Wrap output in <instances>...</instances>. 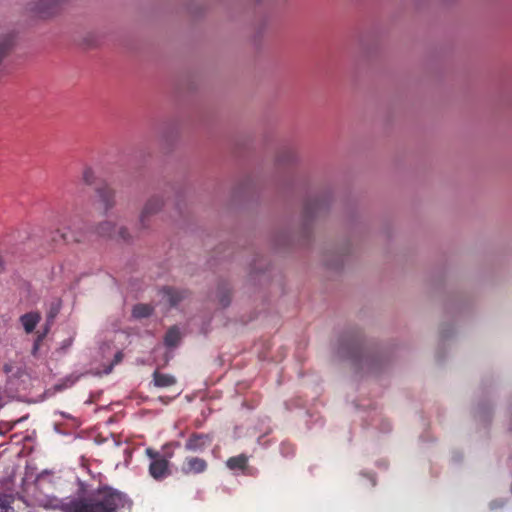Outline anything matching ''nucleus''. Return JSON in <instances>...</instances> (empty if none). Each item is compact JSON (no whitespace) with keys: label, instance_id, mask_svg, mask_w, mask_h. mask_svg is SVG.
Returning <instances> with one entry per match:
<instances>
[{"label":"nucleus","instance_id":"15","mask_svg":"<svg viewBox=\"0 0 512 512\" xmlns=\"http://www.w3.org/2000/svg\"><path fill=\"white\" fill-rule=\"evenodd\" d=\"M116 225L112 221H102L96 226V233L102 237H110L115 230Z\"/></svg>","mask_w":512,"mask_h":512},{"label":"nucleus","instance_id":"9","mask_svg":"<svg viewBox=\"0 0 512 512\" xmlns=\"http://www.w3.org/2000/svg\"><path fill=\"white\" fill-rule=\"evenodd\" d=\"M52 240L56 243L80 242L81 236L72 232L70 227H64L53 232Z\"/></svg>","mask_w":512,"mask_h":512},{"label":"nucleus","instance_id":"3","mask_svg":"<svg viewBox=\"0 0 512 512\" xmlns=\"http://www.w3.org/2000/svg\"><path fill=\"white\" fill-rule=\"evenodd\" d=\"M65 4L63 0H34L28 4V9L38 18L51 19L60 14Z\"/></svg>","mask_w":512,"mask_h":512},{"label":"nucleus","instance_id":"17","mask_svg":"<svg viewBox=\"0 0 512 512\" xmlns=\"http://www.w3.org/2000/svg\"><path fill=\"white\" fill-rule=\"evenodd\" d=\"M77 380H78L77 376H73V375L67 376L64 379H62L59 383L55 384L53 389L55 392L62 391L63 389L73 386Z\"/></svg>","mask_w":512,"mask_h":512},{"label":"nucleus","instance_id":"26","mask_svg":"<svg viewBox=\"0 0 512 512\" xmlns=\"http://www.w3.org/2000/svg\"><path fill=\"white\" fill-rule=\"evenodd\" d=\"M27 418H28V416L26 415V416H24V417H22V418H20V419L16 420V421L14 422V425H15L16 423H19V422H21V421H23V420L27 419Z\"/></svg>","mask_w":512,"mask_h":512},{"label":"nucleus","instance_id":"2","mask_svg":"<svg viewBox=\"0 0 512 512\" xmlns=\"http://www.w3.org/2000/svg\"><path fill=\"white\" fill-rule=\"evenodd\" d=\"M165 206V198L163 195L154 194L150 196L144 203L137 221L138 232H144L150 229L151 218L160 213Z\"/></svg>","mask_w":512,"mask_h":512},{"label":"nucleus","instance_id":"25","mask_svg":"<svg viewBox=\"0 0 512 512\" xmlns=\"http://www.w3.org/2000/svg\"><path fill=\"white\" fill-rule=\"evenodd\" d=\"M326 264L327 266L331 267V268H334V267H337L338 265H334L333 263H331L329 260H326Z\"/></svg>","mask_w":512,"mask_h":512},{"label":"nucleus","instance_id":"8","mask_svg":"<svg viewBox=\"0 0 512 512\" xmlns=\"http://www.w3.org/2000/svg\"><path fill=\"white\" fill-rule=\"evenodd\" d=\"M163 299L171 306H177L180 302L188 297L186 290L174 289L171 287L163 288Z\"/></svg>","mask_w":512,"mask_h":512},{"label":"nucleus","instance_id":"29","mask_svg":"<svg viewBox=\"0 0 512 512\" xmlns=\"http://www.w3.org/2000/svg\"><path fill=\"white\" fill-rule=\"evenodd\" d=\"M2 406H3V405L0 403V409L2 408Z\"/></svg>","mask_w":512,"mask_h":512},{"label":"nucleus","instance_id":"4","mask_svg":"<svg viewBox=\"0 0 512 512\" xmlns=\"http://www.w3.org/2000/svg\"><path fill=\"white\" fill-rule=\"evenodd\" d=\"M96 211L106 215L116 205V193L111 187L104 185L95 190V196L92 202Z\"/></svg>","mask_w":512,"mask_h":512},{"label":"nucleus","instance_id":"20","mask_svg":"<svg viewBox=\"0 0 512 512\" xmlns=\"http://www.w3.org/2000/svg\"><path fill=\"white\" fill-rule=\"evenodd\" d=\"M97 42V39H96V35L92 32H87L83 37H82V43L87 45V46H93L95 45Z\"/></svg>","mask_w":512,"mask_h":512},{"label":"nucleus","instance_id":"14","mask_svg":"<svg viewBox=\"0 0 512 512\" xmlns=\"http://www.w3.org/2000/svg\"><path fill=\"white\" fill-rule=\"evenodd\" d=\"M154 311L153 306L149 304L139 303L136 304L132 309V316L135 319L147 318L152 315Z\"/></svg>","mask_w":512,"mask_h":512},{"label":"nucleus","instance_id":"30","mask_svg":"<svg viewBox=\"0 0 512 512\" xmlns=\"http://www.w3.org/2000/svg\"><path fill=\"white\" fill-rule=\"evenodd\" d=\"M1 434H2V433L0 432V435H1Z\"/></svg>","mask_w":512,"mask_h":512},{"label":"nucleus","instance_id":"23","mask_svg":"<svg viewBox=\"0 0 512 512\" xmlns=\"http://www.w3.org/2000/svg\"><path fill=\"white\" fill-rule=\"evenodd\" d=\"M503 506H504V502L503 501H493V502L490 503L491 509L501 508Z\"/></svg>","mask_w":512,"mask_h":512},{"label":"nucleus","instance_id":"31","mask_svg":"<svg viewBox=\"0 0 512 512\" xmlns=\"http://www.w3.org/2000/svg\"><path fill=\"white\" fill-rule=\"evenodd\" d=\"M511 429H512V427H511Z\"/></svg>","mask_w":512,"mask_h":512},{"label":"nucleus","instance_id":"24","mask_svg":"<svg viewBox=\"0 0 512 512\" xmlns=\"http://www.w3.org/2000/svg\"><path fill=\"white\" fill-rule=\"evenodd\" d=\"M39 341H40V338L35 342L34 344V347H33V354L36 353V351L38 350V347H39Z\"/></svg>","mask_w":512,"mask_h":512},{"label":"nucleus","instance_id":"5","mask_svg":"<svg viewBox=\"0 0 512 512\" xmlns=\"http://www.w3.org/2000/svg\"><path fill=\"white\" fill-rule=\"evenodd\" d=\"M146 454L151 459L149 473L154 479L161 480L170 475L168 459L151 448L146 450Z\"/></svg>","mask_w":512,"mask_h":512},{"label":"nucleus","instance_id":"7","mask_svg":"<svg viewBox=\"0 0 512 512\" xmlns=\"http://www.w3.org/2000/svg\"><path fill=\"white\" fill-rule=\"evenodd\" d=\"M207 467L206 460L199 457H187L181 466V471L185 475L200 474L206 471Z\"/></svg>","mask_w":512,"mask_h":512},{"label":"nucleus","instance_id":"6","mask_svg":"<svg viewBox=\"0 0 512 512\" xmlns=\"http://www.w3.org/2000/svg\"><path fill=\"white\" fill-rule=\"evenodd\" d=\"M212 439L207 434H192L185 442V449L191 452H202L211 445Z\"/></svg>","mask_w":512,"mask_h":512},{"label":"nucleus","instance_id":"19","mask_svg":"<svg viewBox=\"0 0 512 512\" xmlns=\"http://www.w3.org/2000/svg\"><path fill=\"white\" fill-rule=\"evenodd\" d=\"M82 181L87 185H92L95 181V173L91 167H85L82 172Z\"/></svg>","mask_w":512,"mask_h":512},{"label":"nucleus","instance_id":"22","mask_svg":"<svg viewBox=\"0 0 512 512\" xmlns=\"http://www.w3.org/2000/svg\"><path fill=\"white\" fill-rule=\"evenodd\" d=\"M123 359V354L122 352H117L114 356V360H113V363L111 364V366L106 370V373H110L112 371V367L113 365L115 364H118L122 361Z\"/></svg>","mask_w":512,"mask_h":512},{"label":"nucleus","instance_id":"13","mask_svg":"<svg viewBox=\"0 0 512 512\" xmlns=\"http://www.w3.org/2000/svg\"><path fill=\"white\" fill-rule=\"evenodd\" d=\"M40 318L38 313H26L20 317V321L26 333H31L34 330Z\"/></svg>","mask_w":512,"mask_h":512},{"label":"nucleus","instance_id":"1","mask_svg":"<svg viewBox=\"0 0 512 512\" xmlns=\"http://www.w3.org/2000/svg\"><path fill=\"white\" fill-rule=\"evenodd\" d=\"M53 501V507L62 512H118L125 503L124 496L111 487L99 488L87 496Z\"/></svg>","mask_w":512,"mask_h":512},{"label":"nucleus","instance_id":"28","mask_svg":"<svg viewBox=\"0 0 512 512\" xmlns=\"http://www.w3.org/2000/svg\"><path fill=\"white\" fill-rule=\"evenodd\" d=\"M2 406H3V405L0 403V409L2 408Z\"/></svg>","mask_w":512,"mask_h":512},{"label":"nucleus","instance_id":"32","mask_svg":"<svg viewBox=\"0 0 512 512\" xmlns=\"http://www.w3.org/2000/svg\"><path fill=\"white\" fill-rule=\"evenodd\" d=\"M29 512H31V511H29Z\"/></svg>","mask_w":512,"mask_h":512},{"label":"nucleus","instance_id":"18","mask_svg":"<svg viewBox=\"0 0 512 512\" xmlns=\"http://www.w3.org/2000/svg\"><path fill=\"white\" fill-rule=\"evenodd\" d=\"M12 502L13 497L11 495H1L0 496V512H12Z\"/></svg>","mask_w":512,"mask_h":512},{"label":"nucleus","instance_id":"21","mask_svg":"<svg viewBox=\"0 0 512 512\" xmlns=\"http://www.w3.org/2000/svg\"><path fill=\"white\" fill-rule=\"evenodd\" d=\"M118 235L124 241H130L132 239V236H131L128 228L124 227V226H122L118 229Z\"/></svg>","mask_w":512,"mask_h":512},{"label":"nucleus","instance_id":"12","mask_svg":"<svg viewBox=\"0 0 512 512\" xmlns=\"http://www.w3.org/2000/svg\"><path fill=\"white\" fill-rule=\"evenodd\" d=\"M226 466L232 471L241 470L244 471L248 466V457L245 454H240L234 457H230L226 461Z\"/></svg>","mask_w":512,"mask_h":512},{"label":"nucleus","instance_id":"16","mask_svg":"<svg viewBox=\"0 0 512 512\" xmlns=\"http://www.w3.org/2000/svg\"><path fill=\"white\" fill-rule=\"evenodd\" d=\"M180 341V332L176 327L170 328L165 336V344L170 347L176 346Z\"/></svg>","mask_w":512,"mask_h":512},{"label":"nucleus","instance_id":"10","mask_svg":"<svg viewBox=\"0 0 512 512\" xmlns=\"http://www.w3.org/2000/svg\"><path fill=\"white\" fill-rule=\"evenodd\" d=\"M177 380L173 375L163 374L159 371L153 373V384L159 388L170 387L176 384Z\"/></svg>","mask_w":512,"mask_h":512},{"label":"nucleus","instance_id":"11","mask_svg":"<svg viewBox=\"0 0 512 512\" xmlns=\"http://www.w3.org/2000/svg\"><path fill=\"white\" fill-rule=\"evenodd\" d=\"M215 299L221 307L225 308L229 306L231 302L230 287L226 284L218 286L215 294Z\"/></svg>","mask_w":512,"mask_h":512},{"label":"nucleus","instance_id":"27","mask_svg":"<svg viewBox=\"0 0 512 512\" xmlns=\"http://www.w3.org/2000/svg\"><path fill=\"white\" fill-rule=\"evenodd\" d=\"M54 317H55L54 312H51L50 315H49V320L53 321Z\"/></svg>","mask_w":512,"mask_h":512}]
</instances>
